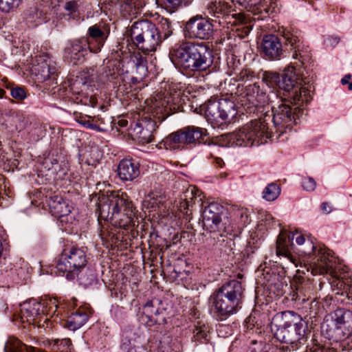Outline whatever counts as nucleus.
Here are the masks:
<instances>
[{
  "label": "nucleus",
  "instance_id": "nucleus-17",
  "mask_svg": "<svg viewBox=\"0 0 352 352\" xmlns=\"http://www.w3.org/2000/svg\"><path fill=\"white\" fill-rule=\"evenodd\" d=\"M282 38L281 42L283 43L285 53L287 50L292 52V58L298 59L302 63H304L309 56L305 54L300 32L292 28L285 29L283 30Z\"/></svg>",
  "mask_w": 352,
  "mask_h": 352
},
{
  "label": "nucleus",
  "instance_id": "nucleus-12",
  "mask_svg": "<svg viewBox=\"0 0 352 352\" xmlns=\"http://www.w3.org/2000/svg\"><path fill=\"white\" fill-rule=\"evenodd\" d=\"M206 118L213 127H219L236 114L233 102L221 99L208 100L204 107Z\"/></svg>",
  "mask_w": 352,
  "mask_h": 352
},
{
  "label": "nucleus",
  "instance_id": "nucleus-28",
  "mask_svg": "<svg viewBox=\"0 0 352 352\" xmlns=\"http://www.w3.org/2000/svg\"><path fill=\"white\" fill-rule=\"evenodd\" d=\"M124 197H125V205L120 206L116 211L112 212V221H110L113 225L123 228L131 223L134 216L131 201L127 199L126 194Z\"/></svg>",
  "mask_w": 352,
  "mask_h": 352
},
{
  "label": "nucleus",
  "instance_id": "nucleus-57",
  "mask_svg": "<svg viewBox=\"0 0 352 352\" xmlns=\"http://www.w3.org/2000/svg\"><path fill=\"white\" fill-rule=\"evenodd\" d=\"M76 120L80 124L87 129L89 128L91 124V122L89 120H87L85 118L82 117H80Z\"/></svg>",
  "mask_w": 352,
  "mask_h": 352
},
{
  "label": "nucleus",
  "instance_id": "nucleus-55",
  "mask_svg": "<svg viewBox=\"0 0 352 352\" xmlns=\"http://www.w3.org/2000/svg\"><path fill=\"white\" fill-rule=\"evenodd\" d=\"M342 342L341 346L342 347V352H352V340L351 342L345 340V339L341 340Z\"/></svg>",
  "mask_w": 352,
  "mask_h": 352
},
{
  "label": "nucleus",
  "instance_id": "nucleus-37",
  "mask_svg": "<svg viewBox=\"0 0 352 352\" xmlns=\"http://www.w3.org/2000/svg\"><path fill=\"white\" fill-rule=\"evenodd\" d=\"M239 62L235 63L234 61L228 62L229 70L228 73L230 76H234V78L236 81L248 82L251 81L254 78L253 72L248 69L239 68Z\"/></svg>",
  "mask_w": 352,
  "mask_h": 352
},
{
  "label": "nucleus",
  "instance_id": "nucleus-56",
  "mask_svg": "<svg viewBox=\"0 0 352 352\" xmlns=\"http://www.w3.org/2000/svg\"><path fill=\"white\" fill-rule=\"evenodd\" d=\"M321 209L324 213L328 214L331 212L332 206L329 202H323L321 204Z\"/></svg>",
  "mask_w": 352,
  "mask_h": 352
},
{
  "label": "nucleus",
  "instance_id": "nucleus-43",
  "mask_svg": "<svg viewBox=\"0 0 352 352\" xmlns=\"http://www.w3.org/2000/svg\"><path fill=\"white\" fill-rule=\"evenodd\" d=\"M5 352H26L27 346L13 336L8 337L4 346Z\"/></svg>",
  "mask_w": 352,
  "mask_h": 352
},
{
  "label": "nucleus",
  "instance_id": "nucleus-58",
  "mask_svg": "<svg viewBox=\"0 0 352 352\" xmlns=\"http://www.w3.org/2000/svg\"><path fill=\"white\" fill-rule=\"evenodd\" d=\"M239 214L241 221L243 222V223H248V216L245 210H241L239 211Z\"/></svg>",
  "mask_w": 352,
  "mask_h": 352
},
{
  "label": "nucleus",
  "instance_id": "nucleus-38",
  "mask_svg": "<svg viewBox=\"0 0 352 352\" xmlns=\"http://www.w3.org/2000/svg\"><path fill=\"white\" fill-rule=\"evenodd\" d=\"M239 3L246 8L250 10L253 8L252 11L258 10L267 12L269 7L274 8L275 2L274 0H239Z\"/></svg>",
  "mask_w": 352,
  "mask_h": 352
},
{
  "label": "nucleus",
  "instance_id": "nucleus-39",
  "mask_svg": "<svg viewBox=\"0 0 352 352\" xmlns=\"http://www.w3.org/2000/svg\"><path fill=\"white\" fill-rule=\"evenodd\" d=\"M83 4V0H66L64 10L69 18L76 19L80 17Z\"/></svg>",
  "mask_w": 352,
  "mask_h": 352
},
{
  "label": "nucleus",
  "instance_id": "nucleus-45",
  "mask_svg": "<svg viewBox=\"0 0 352 352\" xmlns=\"http://www.w3.org/2000/svg\"><path fill=\"white\" fill-rule=\"evenodd\" d=\"M280 193V188L275 183L269 184L263 191V198L268 201H274Z\"/></svg>",
  "mask_w": 352,
  "mask_h": 352
},
{
  "label": "nucleus",
  "instance_id": "nucleus-20",
  "mask_svg": "<svg viewBox=\"0 0 352 352\" xmlns=\"http://www.w3.org/2000/svg\"><path fill=\"white\" fill-rule=\"evenodd\" d=\"M243 104L247 105L248 108L254 107L255 109L262 108L267 101V96L263 92L257 83L246 86L241 94Z\"/></svg>",
  "mask_w": 352,
  "mask_h": 352
},
{
  "label": "nucleus",
  "instance_id": "nucleus-1",
  "mask_svg": "<svg viewBox=\"0 0 352 352\" xmlns=\"http://www.w3.org/2000/svg\"><path fill=\"white\" fill-rule=\"evenodd\" d=\"M267 85L280 89L278 96L280 98L277 106L272 107V120L276 132L279 135L291 131L298 113L300 107L311 100V85L305 86L306 82L300 77V72L293 66L286 67L281 74L268 72L264 77Z\"/></svg>",
  "mask_w": 352,
  "mask_h": 352
},
{
  "label": "nucleus",
  "instance_id": "nucleus-42",
  "mask_svg": "<svg viewBox=\"0 0 352 352\" xmlns=\"http://www.w3.org/2000/svg\"><path fill=\"white\" fill-rule=\"evenodd\" d=\"M98 80L97 71L95 67L85 69L80 77H78L76 83L84 86H91V83Z\"/></svg>",
  "mask_w": 352,
  "mask_h": 352
},
{
  "label": "nucleus",
  "instance_id": "nucleus-19",
  "mask_svg": "<svg viewBox=\"0 0 352 352\" xmlns=\"http://www.w3.org/2000/svg\"><path fill=\"white\" fill-rule=\"evenodd\" d=\"M124 194L102 197L97 204L96 212L98 218L104 221H112V212L116 211L120 206L125 205Z\"/></svg>",
  "mask_w": 352,
  "mask_h": 352
},
{
  "label": "nucleus",
  "instance_id": "nucleus-36",
  "mask_svg": "<svg viewBox=\"0 0 352 352\" xmlns=\"http://www.w3.org/2000/svg\"><path fill=\"white\" fill-rule=\"evenodd\" d=\"M157 352H177L180 350V343L176 340H173V338L167 334L163 335L159 340L158 343H156V346H153V343L151 344L150 348H155Z\"/></svg>",
  "mask_w": 352,
  "mask_h": 352
},
{
  "label": "nucleus",
  "instance_id": "nucleus-60",
  "mask_svg": "<svg viewBox=\"0 0 352 352\" xmlns=\"http://www.w3.org/2000/svg\"><path fill=\"white\" fill-rule=\"evenodd\" d=\"M351 77V74H346L344 76V78H342L341 80V82L342 85H345V84H347L349 83V80H350Z\"/></svg>",
  "mask_w": 352,
  "mask_h": 352
},
{
  "label": "nucleus",
  "instance_id": "nucleus-59",
  "mask_svg": "<svg viewBox=\"0 0 352 352\" xmlns=\"http://www.w3.org/2000/svg\"><path fill=\"white\" fill-rule=\"evenodd\" d=\"M88 129H92V130H95V131H103L104 130L102 129L99 126L95 124H92L91 122L89 126Z\"/></svg>",
  "mask_w": 352,
  "mask_h": 352
},
{
  "label": "nucleus",
  "instance_id": "nucleus-61",
  "mask_svg": "<svg viewBox=\"0 0 352 352\" xmlns=\"http://www.w3.org/2000/svg\"><path fill=\"white\" fill-rule=\"evenodd\" d=\"M214 160H215L216 164L220 167H221L222 165L223 164V161L221 157H215Z\"/></svg>",
  "mask_w": 352,
  "mask_h": 352
},
{
  "label": "nucleus",
  "instance_id": "nucleus-25",
  "mask_svg": "<svg viewBox=\"0 0 352 352\" xmlns=\"http://www.w3.org/2000/svg\"><path fill=\"white\" fill-rule=\"evenodd\" d=\"M185 98L181 91L167 92L164 99L161 101V105L164 107L162 119H165L172 113L184 111V103Z\"/></svg>",
  "mask_w": 352,
  "mask_h": 352
},
{
  "label": "nucleus",
  "instance_id": "nucleus-13",
  "mask_svg": "<svg viewBox=\"0 0 352 352\" xmlns=\"http://www.w3.org/2000/svg\"><path fill=\"white\" fill-rule=\"evenodd\" d=\"M167 315V305L157 298L148 301L137 314L139 321L148 327L165 324Z\"/></svg>",
  "mask_w": 352,
  "mask_h": 352
},
{
  "label": "nucleus",
  "instance_id": "nucleus-54",
  "mask_svg": "<svg viewBox=\"0 0 352 352\" xmlns=\"http://www.w3.org/2000/svg\"><path fill=\"white\" fill-rule=\"evenodd\" d=\"M81 102H82L85 105L95 107L98 104V99L95 96H91L89 98H85L84 100H81Z\"/></svg>",
  "mask_w": 352,
  "mask_h": 352
},
{
  "label": "nucleus",
  "instance_id": "nucleus-63",
  "mask_svg": "<svg viewBox=\"0 0 352 352\" xmlns=\"http://www.w3.org/2000/svg\"><path fill=\"white\" fill-rule=\"evenodd\" d=\"M332 42H331V44H334V45H336L339 43V38L338 37H334V38H332Z\"/></svg>",
  "mask_w": 352,
  "mask_h": 352
},
{
  "label": "nucleus",
  "instance_id": "nucleus-24",
  "mask_svg": "<svg viewBox=\"0 0 352 352\" xmlns=\"http://www.w3.org/2000/svg\"><path fill=\"white\" fill-rule=\"evenodd\" d=\"M36 63L32 67V72L39 82L50 79L56 72L55 63L47 54L40 56L36 60Z\"/></svg>",
  "mask_w": 352,
  "mask_h": 352
},
{
  "label": "nucleus",
  "instance_id": "nucleus-6",
  "mask_svg": "<svg viewBox=\"0 0 352 352\" xmlns=\"http://www.w3.org/2000/svg\"><path fill=\"white\" fill-rule=\"evenodd\" d=\"M272 115L265 112L258 118L252 120L238 131L221 136L223 144L228 146H252L260 145L272 137L270 128Z\"/></svg>",
  "mask_w": 352,
  "mask_h": 352
},
{
  "label": "nucleus",
  "instance_id": "nucleus-4",
  "mask_svg": "<svg viewBox=\"0 0 352 352\" xmlns=\"http://www.w3.org/2000/svg\"><path fill=\"white\" fill-rule=\"evenodd\" d=\"M171 61L186 72H204L213 63V51L204 43L183 42L170 51Z\"/></svg>",
  "mask_w": 352,
  "mask_h": 352
},
{
  "label": "nucleus",
  "instance_id": "nucleus-9",
  "mask_svg": "<svg viewBox=\"0 0 352 352\" xmlns=\"http://www.w3.org/2000/svg\"><path fill=\"white\" fill-rule=\"evenodd\" d=\"M322 333L335 342L347 338L352 333V311L344 309H336L321 326Z\"/></svg>",
  "mask_w": 352,
  "mask_h": 352
},
{
  "label": "nucleus",
  "instance_id": "nucleus-32",
  "mask_svg": "<svg viewBox=\"0 0 352 352\" xmlns=\"http://www.w3.org/2000/svg\"><path fill=\"white\" fill-rule=\"evenodd\" d=\"M120 14L125 18L136 16L145 6V0H118Z\"/></svg>",
  "mask_w": 352,
  "mask_h": 352
},
{
  "label": "nucleus",
  "instance_id": "nucleus-62",
  "mask_svg": "<svg viewBox=\"0 0 352 352\" xmlns=\"http://www.w3.org/2000/svg\"><path fill=\"white\" fill-rule=\"evenodd\" d=\"M128 122L126 120H122L119 121V125L122 127H124L127 125Z\"/></svg>",
  "mask_w": 352,
  "mask_h": 352
},
{
  "label": "nucleus",
  "instance_id": "nucleus-53",
  "mask_svg": "<svg viewBox=\"0 0 352 352\" xmlns=\"http://www.w3.org/2000/svg\"><path fill=\"white\" fill-rule=\"evenodd\" d=\"M249 352H270L269 346L263 347L262 344H258L256 342H253L252 346L250 347Z\"/></svg>",
  "mask_w": 352,
  "mask_h": 352
},
{
  "label": "nucleus",
  "instance_id": "nucleus-47",
  "mask_svg": "<svg viewBox=\"0 0 352 352\" xmlns=\"http://www.w3.org/2000/svg\"><path fill=\"white\" fill-rule=\"evenodd\" d=\"M193 0H163V3L167 8L176 9L180 6H187Z\"/></svg>",
  "mask_w": 352,
  "mask_h": 352
},
{
  "label": "nucleus",
  "instance_id": "nucleus-8",
  "mask_svg": "<svg viewBox=\"0 0 352 352\" xmlns=\"http://www.w3.org/2000/svg\"><path fill=\"white\" fill-rule=\"evenodd\" d=\"M88 258L82 248L76 245L65 247L56 263L57 271L65 274L67 280H73L83 270Z\"/></svg>",
  "mask_w": 352,
  "mask_h": 352
},
{
  "label": "nucleus",
  "instance_id": "nucleus-64",
  "mask_svg": "<svg viewBox=\"0 0 352 352\" xmlns=\"http://www.w3.org/2000/svg\"><path fill=\"white\" fill-rule=\"evenodd\" d=\"M346 296H347L348 299L351 301V304H352V292H347Z\"/></svg>",
  "mask_w": 352,
  "mask_h": 352
},
{
  "label": "nucleus",
  "instance_id": "nucleus-35",
  "mask_svg": "<svg viewBox=\"0 0 352 352\" xmlns=\"http://www.w3.org/2000/svg\"><path fill=\"white\" fill-rule=\"evenodd\" d=\"M87 320V314L83 310H78L76 312L72 313L63 325L71 331H76L82 327Z\"/></svg>",
  "mask_w": 352,
  "mask_h": 352
},
{
  "label": "nucleus",
  "instance_id": "nucleus-50",
  "mask_svg": "<svg viewBox=\"0 0 352 352\" xmlns=\"http://www.w3.org/2000/svg\"><path fill=\"white\" fill-rule=\"evenodd\" d=\"M220 150V146L218 144L210 142L207 144L205 152L208 157H215L216 155L219 154Z\"/></svg>",
  "mask_w": 352,
  "mask_h": 352
},
{
  "label": "nucleus",
  "instance_id": "nucleus-7",
  "mask_svg": "<svg viewBox=\"0 0 352 352\" xmlns=\"http://www.w3.org/2000/svg\"><path fill=\"white\" fill-rule=\"evenodd\" d=\"M126 36L128 40L144 53L155 52L161 45L160 36L156 24L148 19L134 22L129 27Z\"/></svg>",
  "mask_w": 352,
  "mask_h": 352
},
{
  "label": "nucleus",
  "instance_id": "nucleus-52",
  "mask_svg": "<svg viewBox=\"0 0 352 352\" xmlns=\"http://www.w3.org/2000/svg\"><path fill=\"white\" fill-rule=\"evenodd\" d=\"M130 333L131 332H126L125 333V340H122V343L121 344V349L126 352H131L133 348L131 347V341H135V338L133 339L132 338H130Z\"/></svg>",
  "mask_w": 352,
  "mask_h": 352
},
{
  "label": "nucleus",
  "instance_id": "nucleus-30",
  "mask_svg": "<svg viewBox=\"0 0 352 352\" xmlns=\"http://www.w3.org/2000/svg\"><path fill=\"white\" fill-rule=\"evenodd\" d=\"M118 174L122 181H133L140 175L139 164L132 159H123L118 164Z\"/></svg>",
  "mask_w": 352,
  "mask_h": 352
},
{
  "label": "nucleus",
  "instance_id": "nucleus-15",
  "mask_svg": "<svg viewBox=\"0 0 352 352\" xmlns=\"http://www.w3.org/2000/svg\"><path fill=\"white\" fill-rule=\"evenodd\" d=\"M204 129L189 126L170 133L164 140V145L171 149L183 148L188 144L200 142Z\"/></svg>",
  "mask_w": 352,
  "mask_h": 352
},
{
  "label": "nucleus",
  "instance_id": "nucleus-49",
  "mask_svg": "<svg viewBox=\"0 0 352 352\" xmlns=\"http://www.w3.org/2000/svg\"><path fill=\"white\" fill-rule=\"evenodd\" d=\"M11 96L16 100H23L27 97L25 90L21 87H12L10 89Z\"/></svg>",
  "mask_w": 352,
  "mask_h": 352
},
{
  "label": "nucleus",
  "instance_id": "nucleus-10",
  "mask_svg": "<svg viewBox=\"0 0 352 352\" xmlns=\"http://www.w3.org/2000/svg\"><path fill=\"white\" fill-rule=\"evenodd\" d=\"M205 10L208 15L213 18V21L218 22L223 27L226 24L237 26L245 23L246 19L244 14L234 12L235 6L232 2L210 0L206 5Z\"/></svg>",
  "mask_w": 352,
  "mask_h": 352
},
{
  "label": "nucleus",
  "instance_id": "nucleus-44",
  "mask_svg": "<svg viewBox=\"0 0 352 352\" xmlns=\"http://www.w3.org/2000/svg\"><path fill=\"white\" fill-rule=\"evenodd\" d=\"M76 277L80 284L85 287H89L96 281V274L91 269L85 268Z\"/></svg>",
  "mask_w": 352,
  "mask_h": 352
},
{
  "label": "nucleus",
  "instance_id": "nucleus-3",
  "mask_svg": "<svg viewBox=\"0 0 352 352\" xmlns=\"http://www.w3.org/2000/svg\"><path fill=\"white\" fill-rule=\"evenodd\" d=\"M296 242L299 245L305 244L300 251L307 256L308 272L311 271L314 276L329 274L336 278L332 283L333 285H336L338 289H345L346 284L342 280L344 277L338 274L335 267L336 258L332 251L323 245H315L309 240L306 242L303 235L298 236Z\"/></svg>",
  "mask_w": 352,
  "mask_h": 352
},
{
  "label": "nucleus",
  "instance_id": "nucleus-26",
  "mask_svg": "<svg viewBox=\"0 0 352 352\" xmlns=\"http://www.w3.org/2000/svg\"><path fill=\"white\" fill-rule=\"evenodd\" d=\"M87 38L85 39L88 43L89 51L93 53L100 52L108 36L109 32H105L98 25H94L88 28Z\"/></svg>",
  "mask_w": 352,
  "mask_h": 352
},
{
  "label": "nucleus",
  "instance_id": "nucleus-27",
  "mask_svg": "<svg viewBox=\"0 0 352 352\" xmlns=\"http://www.w3.org/2000/svg\"><path fill=\"white\" fill-rule=\"evenodd\" d=\"M50 212L56 218L67 217L73 210L70 201L59 195L46 197Z\"/></svg>",
  "mask_w": 352,
  "mask_h": 352
},
{
  "label": "nucleus",
  "instance_id": "nucleus-46",
  "mask_svg": "<svg viewBox=\"0 0 352 352\" xmlns=\"http://www.w3.org/2000/svg\"><path fill=\"white\" fill-rule=\"evenodd\" d=\"M50 345L53 350L60 352H68L70 351L72 341L69 338L52 340Z\"/></svg>",
  "mask_w": 352,
  "mask_h": 352
},
{
  "label": "nucleus",
  "instance_id": "nucleus-34",
  "mask_svg": "<svg viewBox=\"0 0 352 352\" xmlns=\"http://www.w3.org/2000/svg\"><path fill=\"white\" fill-rule=\"evenodd\" d=\"M226 231H214L209 232V236L205 240L207 246L212 247L214 250L222 251L226 248L231 239H229L223 233Z\"/></svg>",
  "mask_w": 352,
  "mask_h": 352
},
{
  "label": "nucleus",
  "instance_id": "nucleus-5",
  "mask_svg": "<svg viewBox=\"0 0 352 352\" xmlns=\"http://www.w3.org/2000/svg\"><path fill=\"white\" fill-rule=\"evenodd\" d=\"M244 287L237 280H230L217 289L209 298L210 312L218 321L235 314L244 297Z\"/></svg>",
  "mask_w": 352,
  "mask_h": 352
},
{
  "label": "nucleus",
  "instance_id": "nucleus-18",
  "mask_svg": "<svg viewBox=\"0 0 352 352\" xmlns=\"http://www.w3.org/2000/svg\"><path fill=\"white\" fill-rule=\"evenodd\" d=\"M261 53L265 59L270 60H280L286 56L280 39L275 34L263 36Z\"/></svg>",
  "mask_w": 352,
  "mask_h": 352
},
{
  "label": "nucleus",
  "instance_id": "nucleus-41",
  "mask_svg": "<svg viewBox=\"0 0 352 352\" xmlns=\"http://www.w3.org/2000/svg\"><path fill=\"white\" fill-rule=\"evenodd\" d=\"M156 28L158 30V34L161 37L160 43L173 34V29L171 22L168 19L162 18L156 25Z\"/></svg>",
  "mask_w": 352,
  "mask_h": 352
},
{
  "label": "nucleus",
  "instance_id": "nucleus-11",
  "mask_svg": "<svg viewBox=\"0 0 352 352\" xmlns=\"http://www.w3.org/2000/svg\"><path fill=\"white\" fill-rule=\"evenodd\" d=\"M56 299L43 300L38 302L35 300L24 302L21 305L20 314L14 315L13 320L20 319L21 322H40L45 314H53L57 310Z\"/></svg>",
  "mask_w": 352,
  "mask_h": 352
},
{
  "label": "nucleus",
  "instance_id": "nucleus-29",
  "mask_svg": "<svg viewBox=\"0 0 352 352\" xmlns=\"http://www.w3.org/2000/svg\"><path fill=\"white\" fill-rule=\"evenodd\" d=\"M123 65L118 60H109L104 68L101 80L105 79L109 82L117 84L120 81H125Z\"/></svg>",
  "mask_w": 352,
  "mask_h": 352
},
{
  "label": "nucleus",
  "instance_id": "nucleus-2",
  "mask_svg": "<svg viewBox=\"0 0 352 352\" xmlns=\"http://www.w3.org/2000/svg\"><path fill=\"white\" fill-rule=\"evenodd\" d=\"M272 330L277 340L289 345L278 348V352L296 351L305 344L310 333L307 323L293 311H285L276 314Z\"/></svg>",
  "mask_w": 352,
  "mask_h": 352
},
{
  "label": "nucleus",
  "instance_id": "nucleus-16",
  "mask_svg": "<svg viewBox=\"0 0 352 352\" xmlns=\"http://www.w3.org/2000/svg\"><path fill=\"white\" fill-rule=\"evenodd\" d=\"M224 208L218 203L212 202L205 206L202 212L204 228L209 232L226 231L222 220Z\"/></svg>",
  "mask_w": 352,
  "mask_h": 352
},
{
  "label": "nucleus",
  "instance_id": "nucleus-23",
  "mask_svg": "<svg viewBox=\"0 0 352 352\" xmlns=\"http://www.w3.org/2000/svg\"><path fill=\"white\" fill-rule=\"evenodd\" d=\"M88 50V43L85 39L74 40L69 42L65 47L64 57L77 64L84 61Z\"/></svg>",
  "mask_w": 352,
  "mask_h": 352
},
{
  "label": "nucleus",
  "instance_id": "nucleus-14",
  "mask_svg": "<svg viewBox=\"0 0 352 352\" xmlns=\"http://www.w3.org/2000/svg\"><path fill=\"white\" fill-rule=\"evenodd\" d=\"M213 20L206 14H196L186 23L184 32L186 38L199 40H208L214 34Z\"/></svg>",
  "mask_w": 352,
  "mask_h": 352
},
{
  "label": "nucleus",
  "instance_id": "nucleus-48",
  "mask_svg": "<svg viewBox=\"0 0 352 352\" xmlns=\"http://www.w3.org/2000/svg\"><path fill=\"white\" fill-rule=\"evenodd\" d=\"M21 0H0V10L8 12L17 7Z\"/></svg>",
  "mask_w": 352,
  "mask_h": 352
},
{
  "label": "nucleus",
  "instance_id": "nucleus-40",
  "mask_svg": "<svg viewBox=\"0 0 352 352\" xmlns=\"http://www.w3.org/2000/svg\"><path fill=\"white\" fill-rule=\"evenodd\" d=\"M276 254L283 256L294 263L295 258L289 250L286 236L283 232L278 235L276 241Z\"/></svg>",
  "mask_w": 352,
  "mask_h": 352
},
{
  "label": "nucleus",
  "instance_id": "nucleus-22",
  "mask_svg": "<svg viewBox=\"0 0 352 352\" xmlns=\"http://www.w3.org/2000/svg\"><path fill=\"white\" fill-rule=\"evenodd\" d=\"M201 201L199 190L195 186H190L183 192L180 200L176 201V206L180 212L186 216V219H190L193 205Z\"/></svg>",
  "mask_w": 352,
  "mask_h": 352
},
{
  "label": "nucleus",
  "instance_id": "nucleus-33",
  "mask_svg": "<svg viewBox=\"0 0 352 352\" xmlns=\"http://www.w3.org/2000/svg\"><path fill=\"white\" fill-rule=\"evenodd\" d=\"M146 63L147 61L145 57L140 53H134L131 56V63L135 68V72L136 74V76H132L131 78V80L133 84L140 82L146 76Z\"/></svg>",
  "mask_w": 352,
  "mask_h": 352
},
{
  "label": "nucleus",
  "instance_id": "nucleus-51",
  "mask_svg": "<svg viewBox=\"0 0 352 352\" xmlns=\"http://www.w3.org/2000/svg\"><path fill=\"white\" fill-rule=\"evenodd\" d=\"M302 186L307 191H314L316 187V182L312 177H306L302 179Z\"/></svg>",
  "mask_w": 352,
  "mask_h": 352
},
{
  "label": "nucleus",
  "instance_id": "nucleus-21",
  "mask_svg": "<svg viewBox=\"0 0 352 352\" xmlns=\"http://www.w3.org/2000/svg\"><path fill=\"white\" fill-rule=\"evenodd\" d=\"M156 128V122L154 120L144 118L135 122L133 128V135L141 144L150 143L154 139L153 133Z\"/></svg>",
  "mask_w": 352,
  "mask_h": 352
},
{
  "label": "nucleus",
  "instance_id": "nucleus-31",
  "mask_svg": "<svg viewBox=\"0 0 352 352\" xmlns=\"http://www.w3.org/2000/svg\"><path fill=\"white\" fill-rule=\"evenodd\" d=\"M191 340L195 346L208 344L210 342V327L206 322L201 320L196 321L193 324Z\"/></svg>",
  "mask_w": 352,
  "mask_h": 352
}]
</instances>
